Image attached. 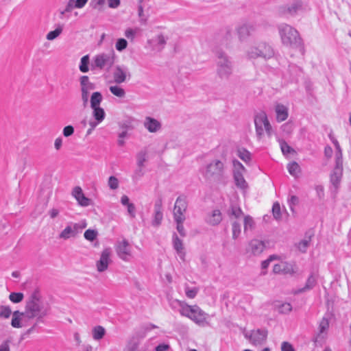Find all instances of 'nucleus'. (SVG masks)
<instances>
[{"mask_svg": "<svg viewBox=\"0 0 351 351\" xmlns=\"http://www.w3.org/2000/svg\"><path fill=\"white\" fill-rule=\"evenodd\" d=\"M137 165L140 168L138 171L136 172V175H138V176H141L143 175V173L142 171V168L144 167V163L147 160V152L145 151H141L140 152L137 156Z\"/></svg>", "mask_w": 351, "mask_h": 351, "instance_id": "bb28decb", "label": "nucleus"}, {"mask_svg": "<svg viewBox=\"0 0 351 351\" xmlns=\"http://www.w3.org/2000/svg\"><path fill=\"white\" fill-rule=\"evenodd\" d=\"M254 225V220L252 217L247 215L244 217V230H251Z\"/></svg>", "mask_w": 351, "mask_h": 351, "instance_id": "603ef678", "label": "nucleus"}, {"mask_svg": "<svg viewBox=\"0 0 351 351\" xmlns=\"http://www.w3.org/2000/svg\"><path fill=\"white\" fill-rule=\"evenodd\" d=\"M81 88H94V85L89 81L88 76L84 75L80 77Z\"/></svg>", "mask_w": 351, "mask_h": 351, "instance_id": "8fccbe9b", "label": "nucleus"}, {"mask_svg": "<svg viewBox=\"0 0 351 351\" xmlns=\"http://www.w3.org/2000/svg\"><path fill=\"white\" fill-rule=\"evenodd\" d=\"M245 56L250 60L256 59L267 60L274 56V50L267 43L260 42L250 46L246 50Z\"/></svg>", "mask_w": 351, "mask_h": 351, "instance_id": "f03ea898", "label": "nucleus"}, {"mask_svg": "<svg viewBox=\"0 0 351 351\" xmlns=\"http://www.w3.org/2000/svg\"><path fill=\"white\" fill-rule=\"evenodd\" d=\"M169 305L173 309L179 308V312L180 313L182 307H184V305H187V304L185 302L178 300H172L169 301Z\"/></svg>", "mask_w": 351, "mask_h": 351, "instance_id": "09e8293b", "label": "nucleus"}, {"mask_svg": "<svg viewBox=\"0 0 351 351\" xmlns=\"http://www.w3.org/2000/svg\"><path fill=\"white\" fill-rule=\"evenodd\" d=\"M184 291L187 298L190 299H193L197 295L199 289L197 287L190 288L189 287L187 286L185 287Z\"/></svg>", "mask_w": 351, "mask_h": 351, "instance_id": "49530a36", "label": "nucleus"}, {"mask_svg": "<svg viewBox=\"0 0 351 351\" xmlns=\"http://www.w3.org/2000/svg\"><path fill=\"white\" fill-rule=\"evenodd\" d=\"M180 315L190 319L199 326L208 325L209 315L197 305H184Z\"/></svg>", "mask_w": 351, "mask_h": 351, "instance_id": "7ed1b4c3", "label": "nucleus"}, {"mask_svg": "<svg viewBox=\"0 0 351 351\" xmlns=\"http://www.w3.org/2000/svg\"><path fill=\"white\" fill-rule=\"evenodd\" d=\"M303 10L302 3L300 1H296L292 3L287 8H282L279 12L281 14H289L291 16H294L299 13Z\"/></svg>", "mask_w": 351, "mask_h": 351, "instance_id": "4be33fe9", "label": "nucleus"}, {"mask_svg": "<svg viewBox=\"0 0 351 351\" xmlns=\"http://www.w3.org/2000/svg\"><path fill=\"white\" fill-rule=\"evenodd\" d=\"M108 186L111 190H116L119 186V181L117 178L114 176L109 177L108 180Z\"/></svg>", "mask_w": 351, "mask_h": 351, "instance_id": "79ce46f5", "label": "nucleus"}, {"mask_svg": "<svg viewBox=\"0 0 351 351\" xmlns=\"http://www.w3.org/2000/svg\"><path fill=\"white\" fill-rule=\"evenodd\" d=\"M72 195L81 206L86 207L90 204L91 200L84 195L80 186H75L73 189Z\"/></svg>", "mask_w": 351, "mask_h": 351, "instance_id": "6ab92c4d", "label": "nucleus"}, {"mask_svg": "<svg viewBox=\"0 0 351 351\" xmlns=\"http://www.w3.org/2000/svg\"><path fill=\"white\" fill-rule=\"evenodd\" d=\"M244 335L246 339H249L251 343L257 346L262 344L266 340L267 332L265 330L257 329L245 332Z\"/></svg>", "mask_w": 351, "mask_h": 351, "instance_id": "ddd939ff", "label": "nucleus"}, {"mask_svg": "<svg viewBox=\"0 0 351 351\" xmlns=\"http://www.w3.org/2000/svg\"><path fill=\"white\" fill-rule=\"evenodd\" d=\"M223 167L221 161L215 160L202 170V173L206 180H218L222 177Z\"/></svg>", "mask_w": 351, "mask_h": 351, "instance_id": "6e6552de", "label": "nucleus"}, {"mask_svg": "<svg viewBox=\"0 0 351 351\" xmlns=\"http://www.w3.org/2000/svg\"><path fill=\"white\" fill-rule=\"evenodd\" d=\"M287 169L291 176H297L300 171V166L297 162H293L288 165Z\"/></svg>", "mask_w": 351, "mask_h": 351, "instance_id": "a19ab883", "label": "nucleus"}, {"mask_svg": "<svg viewBox=\"0 0 351 351\" xmlns=\"http://www.w3.org/2000/svg\"><path fill=\"white\" fill-rule=\"evenodd\" d=\"M163 219L162 211H156L154 213V217L152 220V225L154 226H158L160 225Z\"/></svg>", "mask_w": 351, "mask_h": 351, "instance_id": "37998d69", "label": "nucleus"}, {"mask_svg": "<svg viewBox=\"0 0 351 351\" xmlns=\"http://www.w3.org/2000/svg\"><path fill=\"white\" fill-rule=\"evenodd\" d=\"M288 205L292 213L295 212V207L299 204V198L296 195H289L287 199Z\"/></svg>", "mask_w": 351, "mask_h": 351, "instance_id": "e433bc0d", "label": "nucleus"}, {"mask_svg": "<svg viewBox=\"0 0 351 351\" xmlns=\"http://www.w3.org/2000/svg\"><path fill=\"white\" fill-rule=\"evenodd\" d=\"M279 34L284 45L298 47L301 45V38L298 31L293 27L283 23L278 26Z\"/></svg>", "mask_w": 351, "mask_h": 351, "instance_id": "39448f33", "label": "nucleus"}, {"mask_svg": "<svg viewBox=\"0 0 351 351\" xmlns=\"http://www.w3.org/2000/svg\"><path fill=\"white\" fill-rule=\"evenodd\" d=\"M84 236L86 240L93 241L96 239L97 232L94 230L88 229L85 231Z\"/></svg>", "mask_w": 351, "mask_h": 351, "instance_id": "864d4df0", "label": "nucleus"}, {"mask_svg": "<svg viewBox=\"0 0 351 351\" xmlns=\"http://www.w3.org/2000/svg\"><path fill=\"white\" fill-rule=\"evenodd\" d=\"M115 250L119 258L123 261L129 262L133 258L132 247L125 239L117 243Z\"/></svg>", "mask_w": 351, "mask_h": 351, "instance_id": "9d476101", "label": "nucleus"}, {"mask_svg": "<svg viewBox=\"0 0 351 351\" xmlns=\"http://www.w3.org/2000/svg\"><path fill=\"white\" fill-rule=\"evenodd\" d=\"M127 131H123L118 135L117 144L119 147H123L125 145L124 138L127 136Z\"/></svg>", "mask_w": 351, "mask_h": 351, "instance_id": "e2e57ef3", "label": "nucleus"}, {"mask_svg": "<svg viewBox=\"0 0 351 351\" xmlns=\"http://www.w3.org/2000/svg\"><path fill=\"white\" fill-rule=\"evenodd\" d=\"M62 133L65 137H69L73 134L74 128L72 125H67L64 128Z\"/></svg>", "mask_w": 351, "mask_h": 351, "instance_id": "338daca9", "label": "nucleus"}, {"mask_svg": "<svg viewBox=\"0 0 351 351\" xmlns=\"http://www.w3.org/2000/svg\"><path fill=\"white\" fill-rule=\"evenodd\" d=\"M121 204L125 206L127 208L128 214L132 219L136 217V206L135 205L130 202V198L126 195H123L121 196L120 199Z\"/></svg>", "mask_w": 351, "mask_h": 351, "instance_id": "5701e85b", "label": "nucleus"}, {"mask_svg": "<svg viewBox=\"0 0 351 351\" xmlns=\"http://www.w3.org/2000/svg\"><path fill=\"white\" fill-rule=\"evenodd\" d=\"M116 61V54L113 49L108 52H102L95 55L92 60L93 69L105 70L108 71Z\"/></svg>", "mask_w": 351, "mask_h": 351, "instance_id": "20e7f679", "label": "nucleus"}, {"mask_svg": "<svg viewBox=\"0 0 351 351\" xmlns=\"http://www.w3.org/2000/svg\"><path fill=\"white\" fill-rule=\"evenodd\" d=\"M105 333L106 330L103 326H95L93 329V338L96 341H99L104 337Z\"/></svg>", "mask_w": 351, "mask_h": 351, "instance_id": "2f4dec72", "label": "nucleus"}, {"mask_svg": "<svg viewBox=\"0 0 351 351\" xmlns=\"http://www.w3.org/2000/svg\"><path fill=\"white\" fill-rule=\"evenodd\" d=\"M237 156L245 162L247 163L251 160V154L244 148H239L237 151Z\"/></svg>", "mask_w": 351, "mask_h": 351, "instance_id": "c756f323", "label": "nucleus"}, {"mask_svg": "<svg viewBox=\"0 0 351 351\" xmlns=\"http://www.w3.org/2000/svg\"><path fill=\"white\" fill-rule=\"evenodd\" d=\"M103 100V97L101 93L99 92H94L90 99V107L91 108H95L97 107H100V104Z\"/></svg>", "mask_w": 351, "mask_h": 351, "instance_id": "cd10ccee", "label": "nucleus"}, {"mask_svg": "<svg viewBox=\"0 0 351 351\" xmlns=\"http://www.w3.org/2000/svg\"><path fill=\"white\" fill-rule=\"evenodd\" d=\"M25 312L15 311L12 313L11 326L14 328H21L27 326Z\"/></svg>", "mask_w": 351, "mask_h": 351, "instance_id": "dca6fc26", "label": "nucleus"}, {"mask_svg": "<svg viewBox=\"0 0 351 351\" xmlns=\"http://www.w3.org/2000/svg\"><path fill=\"white\" fill-rule=\"evenodd\" d=\"M222 221V215L219 210L216 209L208 214L206 218V222L211 226H217Z\"/></svg>", "mask_w": 351, "mask_h": 351, "instance_id": "b1692460", "label": "nucleus"}, {"mask_svg": "<svg viewBox=\"0 0 351 351\" xmlns=\"http://www.w3.org/2000/svg\"><path fill=\"white\" fill-rule=\"evenodd\" d=\"M309 245L308 240H302L298 244V250L302 252H305Z\"/></svg>", "mask_w": 351, "mask_h": 351, "instance_id": "680f3d73", "label": "nucleus"}, {"mask_svg": "<svg viewBox=\"0 0 351 351\" xmlns=\"http://www.w3.org/2000/svg\"><path fill=\"white\" fill-rule=\"evenodd\" d=\"M188 207V202L186 197L179 196L175 202L173 208V218L175 221H184L186 219L185 213Z\"/></svg>", "mask_w": 351, "mask_h": 351, "instance_id": "9b49d317", "label": "nucleus"}, {"mask_svg": "<svg viewBox=\"0 0 351 351\" xmlns=\"http://www.w3.org/2000/svg\"><path fill=\"white\" fill-rule=\"evenodd\" d=\"M24 298V295L21 292H12L9 295L10 300L13 303H19Z\"/></svg>", "mask_w": 351, "mask_h": 351, "instance_id": "58836bf2", "label": "nucleus"}, {"mask_svg": "<svg viewBox=\"0 0 351 351\" xmlns=\"http://www.w3.org/2000/svg\"><path fill=\"white\" fill-rule=\"evenodd\" d=\"M112 250L110 248H105L101 253L99 259L96 262L97 270L99 272H104L108 268L112 263L111 260Z\"/></svg>", "mask_w": 351, "mask_h": 351, "instance_id": "4468645a", "label": "nucleus"}, {"mask_svg": "<svg viewBox=\"0 0 351 351\" xmlns=\"http://www.w3.org/2000/svg\"><path fill=\"white\" fill-rule=\"evenodd\" d=\"M229 215L238 219L243 215V211L239 206L232 205L231 206Z\"/></svg>", "mask_w": 351, "mask_h": 351, "instance_id": "a18cd8bd", "label": "nucleus"}, {"mask_svg": "<svg viewBox=\"0 0 351 351\" xmlns=\"http://www.w3.org/2000/svg\"><path fill=\"white\" fill-rule=\"evenodd\" d=\"M90 62L89 56H84L80 60L79 69L81 72L86 73L89 71L88 64Z\"/></svg>", "mask_w": 351, "mask_h": 351, "instance_id": "f704fd0d", "label": "nucleus"}, {"mask_svg": "<svg viewBox=\"0 0 351 351\" xmlns=\"http://www.w3.org/2000/svg\"><path fill=\"white\" fill-rule=\"evenodd\" d=\"M257 29L256 24L253 22L246 21L239 24L236 30L240 40H244L252 36Z\"/></svg>", "mask_w": 351, "mask_h": 351, "instance_id": "f8f14e48", "label": "nucleus"}, {"mask_svg": "<svg viewBox=\"0 0 351 351\" xmlns=\"http://www.w3.org/2000/svg\"><path fill=\"white\" fill-rule=\"evenodd\" d=\"M315 284H316V278L313 274H311L308 278V279L306 282L305 287L302 289H301L300 291V292L313 289L315 287Z\"/></svg>", "mask_w": 351, "mask_h": 351, "instance_id": "4c0bfd02", "label": "nucleus"}, {"mask_svg": "<svg viewBox=\"0 0 351 351\" xmlns=\"http://www.w3.org/2000/svg\"><path fill=\"white\" fill-rule=\"evenodd\" d=\"M11 308L8 305L0 306V319H8L12 315Z\"/></svg>", "mask_w": 351, "mask_h": 351, "instance_id": "c9c22d12", "label": "nucleus"}, {"mask_svg": "<svg viewBox=\"0 0 351 351\" xmlns=\"http://www.w3.org/2000/svg\"><path fill=\"white\" fill-rule=\"evenodd\" d=\"M217 58V74L221 79L228 80L233 73V62L223 52H218Z\"/></svg>", "mask_w": 351, "mask_h": 351, "instance_id": "423d86ee", "label": "nucleus"}, {"mask_svg": "<svg viewBox=\"0 0 351 351\" xmlns=\"http://www.w3.org/2000/svg\"><path fill=\"white\" fill-rule=\"evenodd\" d=\"M241 232V224L237 221H234L232 223V239H237L239 237Z\"/></svg>", "mask_w": 351, "mask_h": 351, "instance_id": "ea45409f", "label": "nucleus"}, {"mask_svg": "<svg viewBox=\"0 0 351 351\" xmlns=\"http://www.w3.org/2000/svg\"><path fill=\"white\" fill-rule=\"evenodd\" d=\"M343 175V167H335L331 175H330V182H331V190L334 193H337Z\"/></svg>", "mask_w": 351, "mask_h": 351, "instance_id": "a211bd4d", "label": "nucleus"}, {"mask_svg": "<svg viewBox=\"0 0 351 351\" xmlns=\"http://www.w3.org/2000/svg\"><path fill=\"white\" fill-rule=\"evenodd\" d=\"M143 126L150 133H156L161 130L162 123L153 117H146L143 121Z\"/></svg>", "mask_w": 351, "mask_h": 351, "instance_id": "f3484780", "label": "nucleus"}, {"mask_svg": "<svg viewBox=\"0 0 351 351\" xmlns=\"http://www.w3.org/2000/svg\"><path fill=\"white\" fill-rule=\"evenodd\" d=\"M279 143L284 155H287L293 151V149L285 141L282 140L280 141Z\"/></svg>", "mask_w": 351, "mask_h": 351, "instance_id": "13d9d810", "label": "nucleus"}, {"mask_svg": "<svg viewBox=\"0 0 351 351\" xmlns=\"http://www.w3.org/2000/svg\"><path fill=\"white\" fill-rule=\"evenodd\" d=\"M281 351H295L292 345L289 342L284 341L281 345Z\"/></svg>", "mask_w": 351, "mask_h": 351, "instance_id": "774afa93", "label": "nucleus"}, {"mask_svg": "<svg viewBox=\"0 0 351 351\" xmlns=\"http://www.w3.org/2000/svg\"><path fill=\"white\" fill-rule=\"evenodd\" d=\"M272 213L276 219H280L281 217L280 206L277 202L274 203L272 206Z\"/></svg>", "mask_w": 351, "mask_h": 351, "instance_id": "052dcab7", "label": "nucleus"}, {"mask_svg": "<svg viewBox=\"0 0 351 351\" xmlns=\"http://www.w3.org/2000/svg\"><path fill=\"white\" fill-rule=\"evenodd\" d=\"M49 307L45 304L42 298L40 291L34 290L26 302L25 312L28 319L36 317L37 321L40 322L43 317L49 313Z\"/></svg>", "mask_w": 351, "mask_h": 351, "instance_id": "f257e3e1", "label": "nucleus"}, {"mask_svg": "<svg viewBox=\"0 0 351 351\" xmlns=\"http://www.w3.org/2000/svg\"><path fill=\"white\" fill-rule=\"evenodd\" d=\"M234 179L238 187L242 189H245L247 187V184L243 178V173H234Z\"/></svg>", "mask_w": 351, "mask_h": 351, "instance_id": "c85d7f7f", "label": "nucleus"}, {"mask_svg": "<svg viewBox=\"0 0 351 351\" xmlns=\"http://www.w3.org/2000/svg\"><path fill=\"white\" fill-rule=\"evenodd\" d=\"M335 167H343V158L341 149H337L335 154Z\"/></svg>", "mask_w": 351, "mask_h": 351, "instance_id": "6e6d98bb", "label": "nucleus"}, {"mask_svg": "<svg viewBox=\"0 0 351 351\" xmlns=\"http://www.w3.org/2000/svg\"><path fill=\"white\" fill-rule=\"evenodd\" d=\"M86 226L87 224L85 221L78 223L70 222L60 233L59 238L67 240L70 238L75 237L79 233L82 232Z\"/></svg>", "mask_w": 351, "mask_h": 351, "instance_id": "1a4fd4ad", "label": "nucleus"}, {"mask_svg": "<svg viewBox=\"0 0 351 351\" xmlns=\"http://www.w3.org/2000/svg\"><path fill=\"white\" fill-rule=\"evenodd\" d=\"M112 76L114 82L117 84H120L124 83L128 78H130V74L126 66L117 65L112 72Z\"/></svg>", "mask_w": 351, "mask_h": 351, "instance_id": "2eb2a0df", "label": "nucleus"}, {"mask_svg": "<svg viewBox=\"0 0 351 351\" xmlns=\"http://www.w3.org/2000/svg\"><path fill=\"white\" fill-rule=\"evenodd\" d=\"M127 46H128V42L124 38L118 39L115 44L116 49L119 51H122L127 47Z\"/></svg>", "mask_w": 351, "mask_h": 351, "instance_id": "5fc2aeb1", "label": "nucleus"}, {"mask_svg": "<svg viewBox=\"0 0 351 351\" xmlns=\"http://www.w3.org/2000/svg\"><path fill=\"white\" fill-rule=\"evenodd\" d=\"M88 0H70L68 6L73 5L75 8H83Z\"/></svg>", "mask_w": 351, "mask_h": 351, "instance_id": "4d7b16f0", "label": "nucleus"}, {"mask_svg": "<svg viewBox=\"0 0 351 351\" xmlns=\"http://www.w3.org/2000/svg\"><path fill=\"white\" fill-rule=\"evenodd\" d=\"M329 327V321L326 317H323L319 322V332L320 334L327 331Z\"/></svg>", "mask_w": 351, "mask_h": 351, "instance_id": "de8ad7c7", "label": "nucleus"}, {"mask_svg": "<svg viewBox=\"0 0 351 351\" xmlns=\"http://www.w3.org/2000/svg\"><path fill=\"white\" fill-rule=\"evenodd\" d=\"M93 109V117L97 122H102L106 117L104 110L101 107H97Z\"/></svg>", "mask_w": 351, "mask_h": 351, "instance_id": "7c9ffc66", "label": "nucleus"}, {"mask_svg": "<svg viewBox=\"0 0 351 351\" xmlns=\"http://www.w3.org/2000/svg\"><path fill=\"white\" fill-rule=\"evenodd\" d=\"M138 32V29H132V28H128L125 31V36L128 38V39H130L131 40H133L136 34Z\"/></svg>", "mask_w": 351, "mask_h": 351, "instance_id": "bf43d9fd", "label": "nucleus"}, {"mask_svg": "<svg viewBox=\"0 0 351 351\" xmlns=\"http://www.w3.org/2000/svg\"><path fill=\"white\" fill-rule=\"evenodd\" d=\"M232 165H233V173H244L245 171V169L243 167V165L237 160H232Z\"/></svg>", "mask_w": 351, "mask_h": 351, "instance_id": "c03bdc74", "label": "nucleus"}, {"mask_svg": "<svg viewBox=\"0 0 351 351\" xmlns=\"http://www.w3.org/2000/svg\"><path fill=\"white\" fill-rule=\"evenodd\" d=\"M62 30H63L62 25H58L54 30L50 31L49 32L47 33V34L46 36V38L48 40H53L56 39V38H58L62 34Z\"/></svg>", "mask_w": 351, "mask_h": 351, "instance_id": "72a5a7b5", "label": "nucleus"}, {"mask_svg": "<svg viewBox=\"0 0 351 351\" xmlns=\"http://www.w3.org/2000/svg\"><path fill=\"white\" fill-rule=\"evenodd\" d=\"M109 90L112 95L119 98H123L125 96V90L118 85L110 86Z\"/></svg>", "mask_w": 351, "mask_h": 351, "instance_id": "473e14b6", "label": "nucleus"}, {"mask_svg": "<svg viewBox=\"0 0 351 351\" xmlns=\"http://www.w3.org/2000/svg\"><path fill=\"white\" fill-rule=\"evenodd\" d=\"M273 271L275 274H293L295 272V266L288 262H280L274 266Z\"/></svg>", "mask_w": 351, "mask_h": 351, "instance_id": "aec40b11", "label": "nucleus"}, {"mask_svg": "<svg viewBox=\"0 0 351 351\" xmlns=\"http://www.w3.org/2000/svg\"><path fill=\"white\" fill-rule=\"evenodd\" d=\"M250 247L254 254H258L263 251L265 244L261 241L254 239L250 241Z\"/></svg>", "mask_w": 351, "mask_h": 351, "instance_id": "a878e982", "label": "nucleus"}, {"mask_svg": "<svg viewBox=\"0 0 351 351\" xmlns=\"http://www.w3.org/2000/svg\"><path fill=\"white\" fill-rule=\"evenodd\" d=\"M173 248L177 252L178 256L180 257L181 260L184 261L185 251L183 246V243L182 240L180 239L176 234H174L173 235Z\"/></svg>", "mask_w": 351, "mask_h": 351, "instance_id": "393cba45", "label": "nucleus"}, {"mask_svg": "<svg viewBox=\"0 0 351 351\" xmlns=\"http://www.w3.org/2000/svg\"><path fill=\"white\" fill-rule=\"evenodd\" d=\"M138 14L140 18V22L145 24L147 22V18L144 16L143 7L139 5L138 7Z\"/></svg>", "mask_w": 351, "mask_h": 351, "instance_id": "69168bd1", "label": "nucleus"}, {"mask_svg": "<svg viewBox=\"0 0 351 351\" xmlns=\"http://www.w3.org/2000/svg\"><path fill=\"white\" fill-rule=\"evenodd\" d=\"M93 88H81V92H82V99L84 104V106H86L88 101V97H89V92L90 90H93Z\"/></svg>", "mask_w": 351, "mask_h": 351, "instance_id": "3c124183", "label": "nucleus"}, {"mask_svg": "<svg viewBox=\"0 0 351 351\" xmlns=\"http://www.w3.org/2000/svg\"><path fill=\"white\" fill-rule=\"evenodd\" d=\"M10 340L6 339L0 343V351H10Z\"/></svg>", "mask_w": 351, "mask_h": 351, "instance_id": "0e129e2a", "label": "nucleus"}, {"mask_svg": "<svg viewBox=\"0 0 351 351\" xmlns=\"http://www.w3.org/2000/svg\"><path fill=\"white\" fill-rule=\"evenodd\" d=\"M254 125L256 134L258 140H261L263 137L265 132L269 137L272 135L273 129L265 112L260 111L256 114L254 117Z\"/></svg>", "mask_w": 351, "mask_h": 351, "instance_id": "0eeeda50", "label": "nucleus"}, {"mask_svg": "<svg viewBox=\"0 0 351 351\" xmlns=\"http://www.w3.org/2000/svg\"><path fill=\"white\" fill-rule=\"evenodd\" d=\"M276 121L278 123L285 121L289 117V108L282 104H276L274 106Z\"/></svg>", "mask_w": 351, "mask_h": 351, "instance_id": "412c9836", "label": "nucleus"}]
</instances>
